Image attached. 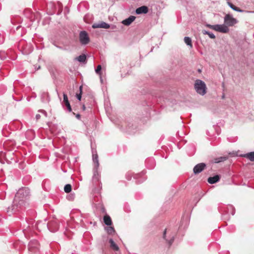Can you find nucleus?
<instances>
[{"label": "nucleus", "instance_id": "nucleus-34", "mask_svg": "<svg viewBox=\"0 0 254 254\" xmlns=\"http://www.w3.org/2000/svg\"><path fill=\"white\" fill-rule=\"evenodd\" d=\"M73 199H74V195L72 194L71 195L69 196V197H68V199L69 200H72Z\"/></svg>", "mask_w": 254, "mask_h": 254}, {"label": "nucleus", "instance_id": "nucleus-44", "mask_svg": "<svg viewBox=\"0 0 254 254\" xmlns=\"http://www.w3.org/2000/svg\"><path fill=\"white\" fill-rule=\"evenodd\" d=\"M149 160L151 161L152 162H154V160L153 159H150Z\"/></svg>", "mask_w": 254, "mask_h": 254}, {"label": "nucleus", "instance_id": "nucleus-3", "mask_svg": "<svg viewBox=\"0 0 254 254\" xmlns=\"http://www.w3.org/2000/svg\"><path fill=\"white\" fill-rule=\"evenodd\" d=\"M39 250V244L37 240H32L28 244V251L31 254L37 253Z\"/></svg>", "mask_w": 254, "mask_h": 254}, {"label": "nucleus", "instance_id": "nucleus-36", "mask_svg": "<svg viewBox=\"0 0 254 254\" xmlns=\"http://www.w3.org/2000/svg\"><path fill=\"white\" fill-rule=\"evenodd\" d=\"M40 118H41V115L40 114H37L36 115L35 118H36V121L39 120L40 119Z\"/></svg>", "mask_w": 254, "mask_h": 254}, {"label": "nucleus", "instance_id": "nucleus-42", "mask_svg": "<svg viewBox=\"0 0 254 254\" xmlns=\"http://www.w3.org/2000/svg\"><path fill=\"white\" fill-rule=\"evenodd\" d=\"M76 117L78 119H80V115H79V114H77V115H76Z\"/></svg>", "mask_w": 254, "mask_h": 254}, {"label": "nucleus", "instance_id": "nucleus-35", "mask_svg": "<svg viewBox=\"0 0 254 254\" xmlns=\"http://www.w3.org/2000/svg\"><path fill=\"white\" fill-rule=\"evenodd\" d=\"M227 4H228V5L229 6V7L231 8H232V7H233L234 6V4H232L231 2H229V1H228L227 2Z\"/></svg>", "mask_w": 254, "mask_h": 254}, {"label": "nucleus", "instance_id": "nucleus-15", "mask_svg": "<svg viewBox=\"0 0 254 254\" xmlns=\"http://www.w3.org/2000/svg\"><path fill=\"white\" fill-rule=\"evenodd\" d=\"M166 229H165L164 232L163 237L164 239L166 240V242L168 243V244L169 245V246L170 247V246H171V245L172 244V243L174 242V236L173 235L170 236L169 239H167L166 238Z\"/></svg>", "mask_w": 254, "mask_h": 254}, {"label": "nucleus", "instance_id": "nucleus-11", "mask_svg": "<svg viewBox=\"0 0 254 254\" xmlns=\"http://www.w3.org/2000/svg\"><path fill=\"white\" fill-rule=\"evenodd\" d=\"M63 97L64 100L63 102V105H64L66 107L67 110L69 112H70L71 111V107L68 101L67 96L66 94L64 93Z\"/></svg>", "mask_w": 254, "mask_h": 254}, {"label": "nucleus", "instance_id": "nucleus-12", "mask_svg": "<svg viewBox=\"0 0 254 254\" xmlns=\"http://www.w3.org/2000/svg\"><path fill=\"white\" fill-rule=\"evenodd\" d=\"M148 11V8L146 6H141L136 9L135 12L137 14H146Z\"/></svg>", "mask_w": 254, "mask_h": 254}, {"label": "nucleus", "instance_id": "nucleus-23", "mask_svg": "<svg viewBox=\"0 0 254 254\" xmlns=\"http://www.w3.org/2000/svg\"><path fill=\"white\" fill-rule=\"evenodd\" d=\"M71 186L70 184H66L64 187V190L65 192L68 193L71 191Z\"/></svg>", "mask_w": 254, "mask_h": 254}, {"label": "nucleus", "instance_id": "nucleus-38", "mask_svg": "<svg viewBox=\"0 0 254 254\" xmlns=\"http://www.w3.org/2000/svg\"><path fill=\"white\" fill-rule=\"evenodd\" d=\"M209 32V31H207L205 30H202V33L205 35H207V33H208Z\"/></svg>", "mask_w": 254, "mask_h": 254}, {"label": "nucleus", "instance_id": "nucleus-26", "mask_svg": "<svg viewBox=\"0 0 254 254\" xmlns=\"http://www.w3.org/2000/svg\"><path fill=\"white\" fill-rule=\"evenodd\" d=\"M106 231L109 234H112L115 233V231L113 227H109L106 229Z\"/></svg>", "mask_w": 254, "mask_h": 254}, {"label": "nucleus", "instance_id": "nucleus-18", "mask_svg": "<svg viewBox=\"0 0 254 254\" xmlns=\"http://www.w3.org/2000/svg\"><path fill=\"white\" fill-rule=\"evenodd\" d=\"M109 243L110 244V247L114 251H118L119 250V247L112 239L109 240Z\"/></svg>", "mask_w": 254, "mask_h": 254}, {"label": "nucleus", "instance_id": "nucleus-6", "mask_svg": "<svg viewBox=\"0 0 254 254\" xmlns=\"http://www.w3.org/2000/svg\"><path fill=\"white\" fill-rule=\"evenodd\" d=\"M47 227L48 229L52 232H55L59 229V224L57 220L50 221L47 223Z\"/></svg>", "mask_w": 254, "mask_h": 254}, {"label": "nucleus", "instance_id": "nucleus-14", "mask_svg": "<svg viewBox=\"0 0 254 254\" xmlns=\"http://www.w3.org/2000/svg\"><path fill=\"white\" fill-rule=\"evenodd\" d=\"M135 19V17L134 16L131 15L129 16L127 18L123 20L122 23L126 26L129 25Z\"/></svg>", "mask_w": 254, "mask_h": 254}, {"label": "nucleus", "instance_id": "nucleus-41", "mask_svg": "<svg viewBox=\"0 0 254 254\" xmlns=\"http://www.w3.org/2000/svg\"><path fill=\"white\" fill-rule=\"evenodd\" d=\"M40 66L39 65H38V66L36 65V66H35V69H36V70H38V69H40Z\"/></svg>", "mask_w": 254, "mask_h": 254}, {"label": "nucleus", "instance_id": "nucleus-30", "mask_svg": "<svg viewBox=\"0 0 254 254\" xmlns=\"http://www.w3.org/2000/svg\"><path fill=\"white\" fill-rule=\"evenodd\" d=\"M207 35L209 36V37L211 38V39H214L215 38V35L211 32H209L208 33H207Z\"/></svg>", "mask_w": 254, "mask_h": 254}, {"label": "nucleus", "instance_id": "nucleus-27", "mask_svg": "<svg viewBox=\"0 0 254 254\" xmlns=\"http://www.w3.org/2000/svg\"><path fill=\"white\" fill-rule=\"evenodd\" d=\"M80 93L76 95V98L78 100L80 101L81 99V94H82V86H80L79 87Z\"/></svg>", "mask_w": 254, "mask_h": 254}, {"label": "nucleus", "instance_id": "nucleus-43", "mask_svg": "<svg viewBox=\"0 0 254 254\" xmlns=\"http://www.w3.org/2000/svg\"><path fill=\"white\" fill-rule=\"evenodd\" d=\"M82 108H83V110H85V105H83V106H82Z\"/></svg>", "mask_w": 254, "mask_h": 254}, {"label": "nucleus", "instance_id": "nucleus-32", "mask_svg": "<svg viewBox=\"0 0 254 254\" xmlns=\"http://www.w3.org/2000/svg\"><path fill=\"white\" fill-rule=\"evenodd\" d=\"M39 112H41V113H42L45 117L47 116V112L45 110H40L39 111Z\"/></svg>", "mask_w": 254, "mask_h": 254}, {"label": "nucleus", "instance_id": "nucleus-21", "mask_svg": "<svg viewBox=\"0 0 254 254\" xmlns=\"http://www.w3.org/2000/svg\"><path fill=\"white\" fill-rule=\"evenodd\" d=\"M184 42L190 48L192 47V45L191 43V39L189 37H185L184 38Z\"/></svg>", "mask_w": 254, "mask_h": 254}, {"label": "nucleus", "instance_id": "nucleus-9", "mask_svg": "<svg viewBox=\"0 0 254 254\" xmlns=\"http://www.w3.org/2000/svg\"><path fill=\"white\" fill-rule=\"evenodd\" d=\"M206 167V164L204 163H199L196 165L193 169L194 174H198L202 172Z\"/></svg>", "mask_w": 254, "mask_h": 254}, {"label": "nucleus", "instance_id": "nucleus-19", "mask_svg": "<svg viewBox=\"0 0 254 254\" xmlns=\"http://www.w3.org/2000/svg\"><path fill=\"white\" fill-rule=\"evenodd\" d=\"M243 156L249 159L250 161H254V151L245 154Z\"/></svg>", "mask_w": 254, "mask_h": 254}, {"label": "nucleus", "instance_id": "nucleus-25", "mask_svg": "<svg viewBox=\"0 0 254 254\" xmlns=\"http://www.w3.org/2000/svg\"><path fill=\"white\" fill-rule=\"evenodd\" d=\"M226 160V157H219V158H216L215 159V163H220V162H223V161H224Z\"/></svg>", "mask_w": 254, "mask_h": 254}, {"label": "nucleus", "instance_id": "nucleus-16", "mask_svg": "<svg viewBox=\"0 0 254 254\" xmlns=\"http://www.w3.org/2000/svg\"><path fill=\"white\" fill-rule=\"evenodd\" d=\"M104 222L107 226H111L112 224L111 217L108 215H106L103 218Z\"/></svg>", "mask_w": 254, "mask_h": 254}, {"label": "nucleus", "instance_id": "nucleus-40", "mask_svg": "<svg viewBox=\"0 0 254 254\" xmlns=\"http://www.w3.org/2000/svg\"><path fill=\"white\" fill-rule=\"evenodd\" d=\"M126 178L128 180H130L131 179V176H129L128 175H127Z\"/></svg>", "mask_w": 254, "mask_h": 254}, {"label": "nucleus", "instance_id": "nucleus-2", "mask_svg": "<svg viewBox=\"0 0 254 254\" xmlns=\"http://www.w3.org/2000/svg\"><path fill=\"white\" fill-rule=\"evenodd\" d=\"M194 88L196 92L201 95H204L206 93V86L204 81L200 79H197L195 81Z\"/></svg>", "mask_w": 254, "mask_h": 254}, {"label": "nucleus", "instance_id": "nucleus-22", "mask_svg": "<svg viewBox=\"0 0 254 254\" xmlns=\"http://www.w3.org/2000/svg\"><path fill=\"white\" fill-rule=\"evenodd\" d=\"M28 49L27 50V48L26 47H25L23 49V53L25 55H28L29 54V53H30L31 52H32V49H31V45H29L28 46Z\"/></svg>", "mask_w": 254, "mask_h": 254}, {"label": "nucleus", "instance_id": "nucleus-17", "mask_svg": "<svg viewBox=\"0 0 254 254\" xmlns=\"http://www.w3.org/2000/svg\"><path fill=\"white\" fill-rule=\"evenodd\" d=\"M75 60H76L80 63H85L86 62V56L85 55L82 54L75 58Z\"/></svg>", "mask_w": 254, "mask_h": 254}, {"label": "nucleus", "instance_id": "nucleus-39", "mask_svg": "<svg viewBox=\"0 0 254 254\" xmlns=\"http://www.w3.org/2000/svg\"><path fill=\"white\" fill-rule=\"evenodd\" d=\"M100 76V81L102 83H103V78H102V74H101V75H99Z\"/></svg>", "mask_w": 254, "mask_h": 254}, {"label": "nucleus", "instance_id": "nucleus-31", "mask_svg": "<svg viewBox=\"0 0 254 254\" xmlns=\"http://www.w3.org/2000/svg\"><path fill=\"white\" fill-rule=\"evenodd\" d=\"M4 37L3 35L0 34V44L4 42Z\"/></svg>", "mask_w": 254, "mask_h": 254}, {"label": "nucleus", "instance_id": "nucleus-10", "mask_svg": "<svg viewBox=\"0 0 254 254\" xmlns=\"http://www.w3.org/2000/svg\"><path fill=\"white\" fill-rule=\"evenodd\" d=\"M110 27V24L105 22L102 21L99 23H95L92 25L93 28H104L108 29Z\"/></svg>", "mask_w": 254, "mask_h": 254}, {"label": "nucleus", "instance_id": "nucleus-33", "mask_svg": "<svg viewBox=\"0 0 254 254\" xmlns=\"http://www.w3.org/2000/svg\"><path fill=\"white\" fill-rule=\"evenodd\" d=\"M206 26L210 29H212L214 30V27L215 25H210V24H207Z\"/></svg>", "mask_w": 254, "mask_h": 254}, {"label": "nucleus", "instance_id": "nucleus-4", "mask_svg": "<svg viewBox=\"0 0 254 254\" xmlns=\"http://www.w3.org/2000/svg\"><path fill=\"white\" fill-rule=\"evenodd\" d=\"M224 21L225 25L227 27L233 26L238 23V20L230 14H227L225 16Z\"/></svg>", "mask_w": 254, "mask_h": 254}, {"label": "nucleus", "instance_id": "nucleus-8", "mask_svg": "<svg viewBox=\"0 0 254 254\" xmlns=\"http://www.w3.org/2000/svg\"><path fill=\"white\" fill-rule=\"evenodd\" d=\"M214 30L223 33H226L229 32V29L225 25L215 24L214 27Z\"/></svg>", "mask_w": 254, "mask_h": 254}, {"label": "nucleus", "instance_id": "nucleus-20", "mask_svg": "<svg viewBox=\"0 0 254 254\" xmlns=\"http://www.w3.org/2000/svg\"><path fill=\"white\" fill-rule=\"evenodd\" d=\"M42 100L43 102H49L50 98L47 93H44L42 95Z\"/></svg>", "mask_w": 254, "mask_h": 254}, {"label": "nucleus", "instance_id": "nucleus-13", "mask_svg": "<svg viewBox=\"0 0 254 254\" xmlns=\"http://www.w3.org/2000/svg\"><path fill=\"white\" fill-rule=\"evenodd\" d=\"M220 179V175H216L213 177H210L208 178L207 181L210 184H215L219 181Z\"/></svg>", "mask_w": 254, "mask_h": 254}, {"label": "nucleus", "instance_id": "nucleus-29", "mask_svg": "<svg viewBox=\"0 0 254 254\" xmlns=\"http://www.w3.org/2000/svg\"><path fill=\"white\" fill-rule=\"evenodd\" d=\"M232 9L236 11H238V12H243L244 11V10L240 9L239 7L235 6L234 5Z\"/></svg>", "mask_w": 254, "mask_h": 254}, {"label": "nucleus", "instance_id": "nucleus-5", "mask_svg": "<svg viewBox=\"0 0 254 254\" xmlns=\"http://www.w3.org/2000/svg\"><path fill=\"white\" fill-rule=\"evenodd\" d=\"M79 41L82 45H86L89 41L90 39L87 33L85 31H82L79 33Z\"/></svg>", "mask_w": 254, "mask_h": 254}, {"label": "nucleus", "instance_id": "nucleus-24", "mask_svg": "<svg viewBox=\"0 0 254 254\" xmlns=\"http://www.w3.org/2000/svg\"><path fill=\"white\" fill-rule=\"evenodd\" d=\"M101 69H102V66L100 64L98 65L97 66V68L95 69L96 73L98 74L99 75H101L102 74L101 72Z\"/></svg>", "mask_w": 254, "mask_h": 254}, {"label": "nucleus", "instance_id": "nucleus-7", "mask_svg": "<svg viewBox=\"0 0 254 254\" xmlns=\"http://www.w3.org/2000/svg\"><path fill=\"white\" fill-rule=\"evenodd\" d=\"M92 158H93V161L95 164L94 169L96 170L95 171H94L93 179L94 180L96 179L97 181H98V178L97 176H96V173L97 174V170L99 166V161H98V156L97 154L93 153V155H92Z\"/></svg>", "mask_w": 254, "mask_h": 254}, {"label": "nucleus", "instance_id": "nucleus-1", "mask_svg": "<svg viewBox=\"0 0 254 254\" xmlns=\"http://www.w3.org/2000/svg\"><path fill=\"white\" fill-rule=\"evenodd\" d=\"M30 194V190L28 188H23L20 189L15 194L13 204L11 207H8L7 212H15L18 209L17 203L21 204L24 199L26 198Z\"/></svg>", "mask_w": 254, "mask_h": 254}, {"label": "nucleus", "instance_id": "nucleus-37", "mask_svg": "<svg viewBox=\"0 0 254 254\" xmlns=\"http://www.w3.org/2000/svg\"><path fill=\"white\" fill-rule=\"evenodd\" d=\"M230 207L233 210V211L232 212V214L233 215L234 214V213H235V209L233 207V206H232V205H230Z\"/></svg>", "mask_w": 254, "mask_h": 254}, {"label": "nucleus", "instance_id": "nucleus-28", "mask_svg": "<svg viewBox=\"0 0 254 254\" xmlns=\"http://www.w3.org/2000/svg\"><path fill=\"white\" fill-rule=\"evenodd\" d=\"M6 54L4 51L0 52V58L1 60H4L6 58Z\"/></svg>", "mask_w": 254, "mask_h": 254}]
</instances>
